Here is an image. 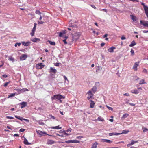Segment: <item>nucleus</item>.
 <instances>
[{"mask_svg": "<svg viewBox=\"0 0 148 148\" xmlns=\"http://www.w3.org/2000/svg\"><path fill=\"white\" fill-rule=\"evenodd\" d=\"M65 98V97L62 96L60 94H57L54 95L53 97H51V99L52 100L58 99V100H60L62 99H64Z\"/></svg>", "mask_w": 148, "mask_h": 148, "instance_id": "1", "label": "nucleus"}, {"mask_svg": "<svg viewBox=\"0 0 148 148\" xmlns=\"http://www.w3.org/2000/svg\"><path fill=\"white\" fill-rule=\"evenodd\" d=\"M80 35L79 33H76L74 34L73 36V41L74 42H76V41L79 38Z\"/></svg>", "mask_w": 148, "mask_h": 148, "instance_id": "2", "label": "nucleus"}, {"mask_svg": "<svg viewBox=\"0 0 148 148\" xmlns=\"http://www.w3.org/2000/svg\"><path fill=\"white\" fill-rule=\"evenodd\" d=\"M79 142H80L79 141H78L76 140H70L66 141L65 142V143H79Z\"/></svg>", "mask_w": 148, "mask_h": 148, "instance_id": "3", "label": "nucleus"}, {"mask_svg": "<svg viewBox=\"0 0 148 148\" xmlns=\"http://www.w3.org/2000/svg\"><path fill=\"white\" fill-rule=\"evenodd\" d=\"M87 94H88V96L87 97V99L89 100L93 96V94L91 90H89L87 92Z\"/></svg>", "mask_w": 148, "mask_h": 148, "instance_id": "4", "label": "nucleus"}, {"mask_svg": "<svg viewBox=\"0 0 148 148\" xmlns=\"http://www.w3.org/2000/svg\"><path fill=\"white\" fill-rule=\"evenodd\" d=\"M140 23L144 26L148 27V21H142L140 20Z\"/></svg>", "mask_w": 148, "mask_h": 148, "instance_id": "5", "label": "nucleus"}, {"mask_svg": "<svg viewBox=\"0 0 148 148\" xmlns=\"http://www.w3.org/2000/svg\"><path fill=\"white\" fill-rule=\"evenodd\" d=\"M44 66V65L42 64V63H39L36 65V68L38 69H40Z\"/></svg>", "mask_w": 148, "mask_h": 148, "instance_id": "6", "label": "nucleus"}, {"mask_svg": "<svg viewBox=\"0 0 148 148\" xmlns=\"http://www.w3.org/2000/svg\"><path fill=\"white\" fill-rule=\"evenodd\" d=\"M27 57V56L26 54H23L20 57V60H25Z\"/></svg>", "mask_w": 148, "mask_h": 148, "instance_id": "7", "label": "nucleus"}, {"mask_svg": "<svg viewBox=\"0 0 148 148\" xmlns=\"http://www.w3.org/2000/svg\"><path fill=\"white\" fill-rule=\"evenodd\" d=\"M56 143V141H53L52 140H51L49 139H48L47 141V144L48 145H52V144H53L55 143Z\"/></svg>", "mask_w": 148, "mask_h": 148, "instance_id": "8", "label": "nucleus"}, {"mask_svg": "<svg viewBox=\"0 0 148 148\" xmlns=\"http://www.w3.org/2000/svg\"><path fill=\"white\" fill-rule=\"evenodd\" d=\"M139 62H136L135 63L133 67V69H134V70L136 71L137 70V67L139 65Z\"/></svg>", "mask_w": 148, "mask_h": 148, "instance_id": "9", "label": "nucleus"}, {"mask_svg": "<svg viewBox=\"0 0 148 148\" xmlns=\"http://www.w3.org/2000/svg\"><path fill=\"white\" fill-rule=\"evenodd\" d=\"M101 140V142H106L108 143H111L112 142V141H111L108 139H102Z\"/></svg>", "mask_w": 148, "mask_h": 148, "instance_id": "10", "label": "nucleus"}, {"mask_svg": "<svg viewBox=\"0 0 148 148\" xmlns=\"http://www.w3.org/2000/svg\"><path fill=\"white\" fill-rule=\"evenodd\" d=\"M116 48L115 47L112 46L111 47L109 48L108 49V51L112 53L113 52L114 50Z\"/></svg>", "mask_w": 148, "mask_h": 148, "instance_id": "11", "label": "nucleus"}, {"mask_svg": "<svg viewBox=\"0 0 148 148\" xmlns=\"http://www.w3.org/2000/svg\"><path fill=\"white\" fill-rule=\"evenodd\" d=\"M20 104L21 105V108H23L26 106L27 104L26 102H22L20 103Z\"/></svg>", "mask_w": 148, "mask_h": 148, "instance_id": "12", "label": "nucleus"}, {"mask_svg": "<svg viewBox=\"0 0 148 148\" xmlns=\"http://www.w3.org/2000/svg\"><path fill=\"white\" fill-rule=\"evenodd\" d=\"M97 88L96 86H94L90 90L93 93H95L97 91Z\"/></svg>", "mask_w": 148, "mask_h": 148, "instance_id": "13", "label": "nucleus"}, {"mask_svg": "<svg viewBox=\"0 0 148 148\" xmlns=\"http://www.w3.org/2000/svg\"><path fill=\"white\" fill-rule=\"evenodd\" d=\"M18 92H24L26 91H28V90L26 88L23 89H17L16 90Z\"/></svg>", "mask_w": 148, "mask_h": 148, "instance_id": "14", "label": "nucleus"}, {"mask_svg": "<svg viewBox=\"0 0 148 148\" xmlns=\"http://www.w3.org/2000/svg\"><path fill=\"white\" fill-rule=\"evenodd\" d=\"M30 42H22V43L23 45H24L25 46H27L30 43Z\"/></svg>", "mask_w": 148, "mask_h": 148, "instance_id": "15", "label": "nucleus"}, {"mask_svg": "<svg viewBox=\"0 0 148 148\" xmlns=\"http://www.w3.org/2000/svg\"><path fill=\"white\" fill-rule=\"evenodd\" d=\"M90 107L93 108L94 107L95 103L92 100L90 101Z\"/></svg>", "mask_w": 148, "mask_h": 148, "instance_id": "16", "label": "nucleus"}, {"mask_svg": "<svg viewBox=\"0 0 148 148\" xmlns=\"http://www.w3.org/2000/svg\"><path fill=\"white\" fill-rule=\"evenodd\" d=\"M37 133L39 135H40L41 136L42 135V134H46V133L45 132L40 130L37 131Z\"/></svg>", "mask_w": 148, "mask_h": 148, "instance_id": "17", "label": "nucleus"}, {"mask_svg": "<svg viewBox=\"0 0 148 148\" xmlns=\"http://www.w3.org/2000/svg\"><path fill=\"white\" fill-rule=\"evenodd\" d=\"M31 40L32 42H36L37 41H40V39L39 38H33L31 39Z\"/></svg>", "mask_w": 148, "mask_h": 148, "instance_id": "18", "label": "nucleus"}, {"mask_svg": "<svg viewBox=\"0 0 148 148\" xmlns=\"http://www.w3.org/2000/svg\"><path fill=\"white\" fill-rule=\"evenodd\" d=\"M50 69V72H51L53 73H56L57 72V70L56 69L53 68L52 67H51Z\"/></svg>", "mask_w": 148, "mask_h": 148, "instance_id": "19", "label": "nucleus"}, {"mask_svg": "<svg viewBox=\"0 0 148 148\" xmlns=\"http://www.w3.org/2000/svg\"><path fill=\"white\" fill-rule=\"evenodd\" d=\"M131 92L132 93H134L135 94H137L139 93L138 90L136 89H134L132 90Z\"/></svg>", "mask_w": 148, "mask_h": 148, "instance_id": "20", "label": "nucleus"}, {"mask_svg": "<svg viewBox=\"0 0 148 148\" xmlns=\"http://www.w3.org/2000/svg\"><path fill=\"white\" fill-rule=\"evenodd\" d=\"M24 144L27 145H30L31 144L30 143H29L27 139L25 138L24 141Z\"/></svg>", "mask_w": 148, "mask_h": 148, "instance_id": "21", "label": "nucleus"}, {"mask_svg": "<svg viewBox=\"0 0 148 148\" xmlns=\"http://www.w3.org/2000/svg\"><path fill=\"white\" fill-rule=\"evenodd\" d=\"M51 128L52 129H54L59 130V129H61L62 127H59V126H55V127H51Z\"/></svg>", "mask_w": 148, "mask_h": 148, "instance_id": "22", "label": "nucleus"}, {"mask_svg": "<svg viewBox=\"0 0 148 148\" xmlns=\"http://www.w3.org/2000/svg\"><path fill=\"white\" fill-rule=\"evenodd\" d=\"M136 43L134 41H133L130 45L129 46L130 47H132L136 45Z\"/></svg>", "mask_w": 148, "mask_h": 148, "instance_id": "23", "label": "nucleus"}, {"mask_svg": "<svg viewBox=\"0 0 148 148\" xmlns=\"http://www.w3.org/2000/svg\"><path fill=\"white\" fill-rule=\"evenodd\" d=\"M48 42L51 45H55L56 43L54 42H53L50 40H48Z\"/></svg>", "mask_w": 148, "mask_h": 148, "instance_id": "24", "label": "nucleus"}, {"mask_svg": "<svg viewBox=\"0 0 148 148\" xmlns=\"http://www.w3.org/2000/svg\"><path fill=\"white\" fill-rule=\"evenodd\" d=\"M98 143L97 142H95L94 143L92 147V148H96L97 147V145Z\"/></svg>", "mask_w": 148, "mask_h": 148, "instance_id": "25", "label": "nucleus"}, {"mask_svg": "<svg viewBox=\"0 0 148 148\" xmlns=\"http://www.w3.org/2000/svg\"><path fill=\"white\" fill-rule=\"evenodd\" d=\"M66 33L65 31H63V32H60L59 33V36L60 37H62L63 36V34H65Z\"/></svg>", "mask_w": 148, "mask_h": 148, "instance_id": "26", "label": "nucleus"}, {"mask_svg": "<svg viewBox=\"0 0 148 148\" xmlns=\"http://www.w3.org/2000/svg\"><path fill=\"white\" fill-rule=\"evenodd\" d=\"M144 10L147 17L148 18V8H147L145 9Z\"/></svg>", "mask_w": 148, "mask_h": 148, "instance_id": "27", "label": "nucleus"}, {"mask_svg": "<svg viewBox=\"0 0 148 148\" xmlns=\"http://www.w3.org/2000/svg\"><path fill=\"white\" fill-rule=\"evenodd\" d=\"M146 83V82H145V80L143 79L140 81L139 84L141 85L143 84H145Z\"/></svg>", "mask_w": 148, "mask_h": 148, "instance_id": "28", "label": "nucleus"}, {"mask_svg": "<svg viewBox=\"0 0 148 148\" xmlns=\"http://www.w3.org/2000/svg\"><path fill=\"white\" fill-rule=\"evenodd\" d=\"M15 117L16 118L18 119H19L21 121H22L23 120V118L22 117H20V116H17L16 115L15 116Z\"/></svg>", "mask_w": 148, "mask_h": 148, "instance_id": "29", "label": "nucleus"}, {"mask_svg": "<svg viewBox=\"0 0 148 148\" xmlns=\"http://www.w3.org/2000/svg\"><path fill=\"white\" fill-rule=\"evenodd\" d=\"M131 19L133 20L134 21H135L136 20V17L134 16L133 15H131Z\"/></svg>", "mask_w": 148, "mask_h": 148, "instance_id": "30", "label": "nucleus"}, {"mask_svg": "<svg viewBox=\"0 0 148 148\" xmlns=\"http://www.w3.org/2000/svg\"><path fill=\"white\" fill-rule=\"evenodd\" d=\"M97 120L98 121H104V119L103 118L99 117L98 118Z\"/></svg>", "mask_w": 148, "mask_h": 148, "instance_id": "31", "label": "nucleus"}, {"mask_svg": "<svg viewBox=\"0 0 148 148\" xmlns=\"http://www.w3.org/2000/svg\"><path fill=\"white\" fill-rule=\"evenodd\" d=\"M129 116V114H125L123 115L122 118L123 119H125L127 118V116Z\"/></svg>", "mask_w": 148, "mask_h": 148, "instance_id": "32", "label": "nucleus"}, {"mask_svg": "<svg viewBox=\"0 0 148 148\" xmlns=\"http://www.w3.org/2000/svg\"><path fill=\"white\" fill-rule=\"evenodd\" d=\"M15 93H13L11 94L8 95V98H10L11 97H13L15 96Z\"/></svg>", "mask_w": 148, "mask_h": 148, "instance_id": "33", "label": "nucleus"}, {"mask_svg": "<svg viewBox=\"0 0 148 148\" xmlns=\"http://www.w3.org/2000/svg\"><path fill=\"white\" fill-rule=\"evenodd\" d=\"M141 4L143 6V8H144V10H145V9H146L147 8H148V7L147 6H146L145 4L143 3H141Z\"/></svg>", "mask_w": 148, "mask_h": 148, "instance_id": "34", "label": "nucleus"}, {"mask_svg": "<svg viewBox=\"0 0 148 148\" xmlns=\"http://www.w3.org/2000/svg\"><path fill=\"white\" fill-rule=\"evenodd\" d=\"M129 132V131H128V130H123L122 131V134H126L127 133H128V132Z\"/></svg>", "mask_w": 148, "mask_h": 148, "instance_id": "35", "label": "nucleus"}, {"mask_svg": "<svg viewBox=\"0 0 148 148\" xmlns=\"http://www.w3.org/2000/svg\"><path fill=\"white\" fill-rule=\"evenodd\" d=\"M35 13L36 14H38L40 16L41 13L39 10H36L35 12Z\"/></svg>", "mask_w": 148, "mask_h": 148, "instance_id": "36", "label": "nucleus"}, {"mask_svg": "<svg viewBox=\"0 0 148 148\" xmlns=\"http://www.w3.org/2000/svg\"><path fill=\"white\" fill-rule=\"evenodd\" d=\"M8 60L10 61H11L13 62L14 61V58L12 57H9L8 59Z\"/></svg>", "mask_w": 148, "mask_h": 148, "instance_id": "37", "label": "nucleus"}, {"mask_svg": "<svg viewBox=\"0 0 148 148\" xmlns=\"http://www.w3.org/2000/svg\"><path fill=\"white\" fill-rule=\"evenodd\" d=\"M142 129L144 132H146L147 131H148V129L146 128L145 127H143Z\"/></svg>", "mask_w": 148, "mask_h": 148, "instance_id": "38", "label": "nucleus"}, {"mask_svg": "<svg viewBox=\"0 0 148 148\" xmlns=\"http://www.w3.org/2000/svg\"><path fill=\"white\" fill-rule=\"evenodd\" d=\"M138 142V141H134V140H132L131 143V145H132L136 143H137Z\"/></svg>", "mask_w": 148, "mask_h": 148, "instance_id": "39", "label": "nucleus"}, {"mask_svg": "<svg viewBox=\"0 0 148 148\" xmlns=\"http://www.w3.org/2000/svg\"><path fill=\"white\" fill-rule=\"evenodd\" d=\"M133 79L134 80H137L139 79V78L137 76H135L134 77Z\"/></svg>", "mask_w": 148, "mask_h": 148, "instance_id": "40", "label": "nucleus"}, {"mask_svg": "<svg viewBox=\"0 0 148 148\" xmlns=\"http://www.w3.org/2000/svg\"><path fill=\"white\" fill-rule=\"evenodd\" d=\"M106 107L107 108L110 110H111V111H112L113 110V108L111 107H110L109 106H108L107 105H106Z\"/></svg>", "mask_w": 148, "mask_h": 148, "instance_id": "41", "label": "nucleus"}, {"mask_svg": "<svg viewBox=\"0 0 148 148\" xmlns=\"http://www.w3.org/2000/svg\"><path fill=\"white\" fill-rule=\"evenodd\" d=\"M10 82H6L4 84V86L5 87H6L10 83Z\"/></svg>", "mask_w": 148, "mask_h": 148, "instance_id": "42", "label": "nucleus"}, {"mask_svg": "<svg viewBox=\"0 0 148 148\" xmlns=\"http://www.w3.org/2000/svg\"><path fill=\"white\" fill-rule=\"evenodd\" d=\"M21 45V43H16L15 44L14 46L15 47H16L17 45H18L19 46Z\"/></svg>", "mask_w": 148, "mask_h": 148, "instance_id": "43", "label": "nucleus"}, {"mask_svg": "<svg viewBox=\"0 0 148 148\" xmlns=\"http://www.w3.org/2000/svg\"><path fill=\"white\" fill-rule=\"evenodd\" d=\"M49 117H50V118H52L53 119H54L56 118L54 116H53L52 115H49Z\"/></svg>", "mask_w": 148, "mask_h": 148, "instance_id": "44", "label": "nucleus"}, {"mask_svg": "<svg viewBox=\"0 0 148 148\" xmlns=\"http://www.w3.org/2000/svg\"><path fill=\"white\" fill-rule=\"evenodd\" d=\"M34 32H35L32 31L30 33V35H31L32 36H34Z\"/></svg>", "mask_w": 148, "mask_h": 148, "instance_id": "45", "label": "nucleus"}, {"mask_svg": "<svg viewBox=\"0 0 148 148\" xmlns=\"http://www.w3.org/2000/svg\"><path fill=\"white\" fill-rule=\"evenodd\" d=\"M130 52H131V54L132 55H133L134 54V51L132 49H131Z\"/></svg>", "mask_w": 148, "mask_h": 148, "instance_id": "46", "label": "nucleus"}, {"mask_svg": "<svg viewBox=\"0 0 148 148\" xmlns=\"http://www.w3.org/2000/svg\"><path fill=\"white\" fill-rule=\"evenodd\" d=\"M6 118L8 119H14V118L12 117V116H7Z\"/></svg>", "mask_w": 148, "mask_h": 148, "instance_id": "47", "label": "nucleus"}, {"mask_svg": "<svg viewBox=\"0 0 148 148\" xmlns=\"http://www.w3.org/2000/svg\"><path fill=\"white\" fill-rule=\"evenodd\" d=\"M63 132H64V134L66 136H68L70 135V134H68L65 132V131H63Z\"/></svg>", "mask_w": 148, "mask_h": 148, "instance_id": "48", "label": "nucleus"}, {"mask_svg": "<svg viewBox=\"0 0 148 148\" xmlns=\"http://www.w3.org/2000/svg\"><path fill=\"white\" fill-rule=\"evenodd\" d=\"M69 26L70 27H76V25H72V24H71L70 26Z\"/></svg>", "mask_w": 148, "mask_h": 148, "instance_id": "49", "label": "nucleus"}, {"mask_svg": "<svg viewBox=\"0 0 148 148\" xmlns=\"http://www.w3.org/2000/svg\"><path fill=\"white\" fill-rule=\"evenodd\" d=\"M25 130L24 129L21 128L20 129L19 131L20 132H23L25 131Z\"/></svg>", "mask_w": 148, "mask_h": 148, "instance_id": "50", "label": "nucleus"}, {"mask_svg": "<svg viewBox=\"0 0 148 148\" xmlns=\"http://www.w3.org/2000/svg\"><path fill=\"white\" fill-rule=\"evenodd\" d=\"M56 135L58 136L61 137H63L64 136L63 134L60 135L58 134H57Z\"/></svg>", "mask_w": 148, "mask_h": 148, "instance_id": "51", "label": "nucleus"}, {"mask_svg": "<svg viewBox=\"0 0 148 148\" xmlns=\"http://www.w3.org/2000/svg\"><path fill=\"white\" fill-rule=\"evenodd\" d=\"M122 134V133H114V135H118L120 134Z\"/></svg>", "mask_w": 148, "mask_h": 148, "instance_id": "52", "label": "nucleus"}, {"mask_svg": "<svg viewBox=\"0 0 148 148\" xmlns=\"http://www.w3.org/2000/svg\"><path fill=\"white\" fill-rule=\"evenodd\" d=\"M109 135L110 136H112L113 135H114V133H111L109 134Z\"/></svg>", "mask_w": 148, "mask_h": 148, "instance_id": "53", "label": "nucleus"}, {"mask_svg": "<svg viewBox=\"0 0 148 148\" xmlns=\"http://www.w3.org/2000/svg\"><path fill=\"white\" fill-rule=\"evenodd\" d=\"M121 39L122 40H123L126 39V38L124 36H122L121 38Z\"/></svg>", "mask_w": 148, "mask_h": 148, "instance_id": "54", "label": "nucleus"}, {"mask_svg": "<svg viewBox=\"0 0 148 148\" xmlns=\"http://www.w3.org/2000/svg\"><path fill=\"white\" fill-rule=\"evenodd\" d=\"M72 130V129L71 128H69L66 131L68 132H71V130Z\"/></svg>", "mask_w": 148, "mask_h": 148, "instance_id": "55", "label": "nucleus"}, {"mask_svg": "<svg viewBox=\"0 0 148 148\" xmlns=\"http://www.w3.org/2000/svg\"><path fill=\"white\" fill-rule=\"evenodd\" d=\"M38 24H42L44 23V22L42 21H38Z\"/></svg>", "mask_w": 148, "mask_h": 148, "instance_id": "56", "label": "nucleus"}, {"mask_svg": "<svg viewBox=\"0 0 148 148\" xmlns=\"http://www.w3.org/2000/svg\"><path fill=\"white\" fill-rule=\"evenodd\" d=\"M90 5L93 8H94V9H96V8L95 7V6L94 5Z\"/></svg>", "mask_w": 148, "mask_h": 148, "instance_id": "57", "label": "nucleus"}, {"mask_svg": "<svg viewBox=\"0 0 148 148\" xmlns=\"http://www.w3.org/2000/svg\"><path fill=\"white\" fill-rule=\"evenodd\" d=\"M3 77H4V78H6L7 77H8V76L6 74H4V75H3Z\"/></svg>", "mask_w": 148, "mask_h": 148, "instance_id": "58", "label": "nucleus"}, {"mask_svg": "<svg viewBox=\"0 0 148 148\" xmlns=\"http://www.w3.org/2000/svg\"><path fill=\"white\" fill-rule=\"evenodd\" d=\"M83 138L82 136H78L77 137H76V138H77V139H79H79H81V138Z\"/></svg>", "mask_w": 148, "mask_h": 148, "instance_id": "59", "label": "nucleus"}, {"mask_svg": "<svg viewBox=\"0 0 148 148\" xmlns=\"http://www.w3.org/2000/svg\"><path fill=\"white\" fill-rule=\"evenodd\" d=\"M63 77H64V79L65 80H67V81H68V79H67V77L65 76H64Z\"/></svg>", "mask_w": 148, "mask_h": 148, "instance_id": "60", "label": "nucleus"}, {"mask_svg": "<svg viewBox=\"0 0 148 148\" xmlns=\"http://www.w3.org/2000/svg\"><path fill=\"white\" fill-rule=\"evenodd\" d=\"M36 25H37L36 23H34V27L33 28L36 29Z\"/></svg>", "mask_w": 148, "mask_h": 148, "instance_id": "61", "label": "nucleus"}, {"mask_svg": "<svg viewBox=\"0 0 148 148\" xmlns=\"http://www.w3.org/2000/svg\"><path fill=\"white\" fill-rule=\"evenodd\" d=\"M63 42H64L65 44H66L67 43V42L66 41V39H65L63 40Z\"/></svg>", "mask_w": 148, "mask_h": 148, "instance_id": "62", "label": "nucleus"}, {"mask_svg": "<svg viewBox=\"0 0 148 148\" xmlns=\"http://www.w3.org/2000/svg\"><path fill=\"white\" fill-rule=\"evenodd\" d=\"M123 95H124L126 96H129V94L128 93H125V94H123Z\"/></svg>", "mask_w": 148, "mask_h": 148, "instance_id": "63", "label": "nucleus"}, {"mask_svg": "<svg viewBox=\"0 0 148 148\" xmlns=\"http://www.w3.org/2000/svg\"><path fill=\"white\" fill-rule=\"evenodd\" d=\"M14 136L15 137H18L19 135L18 134H14Z\"/></svg>", "mask_w": 148, "mask_h": 148, "instance_id": "64", "label": "nucleus"}]
</instances>
